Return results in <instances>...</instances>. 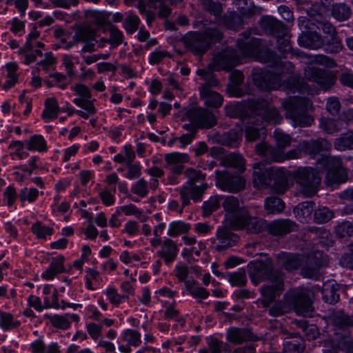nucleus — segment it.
<instances>
[{
  "label": "nucleus",
  "instance_id": "42",
  "mask_svg": "<svg viewBox=\"0 0 353 353\" xmlns=\"http://www.w3.org/2000/svg\"><path fill=\"white\" fill-rule=\"evenodd\" d=\"M135 152L130 144L123 146L122 151L114 157V161L119 163L128 164L132 163L135 159Z\"/></svg>",
  "mask_w": 353,
  "mask_h": 353
},
{
  "label": "nucleus",
  "instance_id": "58",
  "mask_svg": "<svg viewBox=\"0 0 353 353\" xmlns=\"http://www.w3.org/2000/svg\"><path fill=\"white\" fill-rule=\"evenodd\" d=\"M139 23L140 19L137 15L130 14L123 20V26L128 34H132L137 30Z\"/></svg>",
  "mask_w": 353,
  "mask_h": 353
},
{
  "label": "nucleus",
  "instance_id": "28",
  "mask_svg": "<svg viewBox=\"0 0 353 353\" xmlns=\"http://www.w3.org/2000/svg\"><path fill=\"white\" fill-rule=\"evenodd\" d=\"M199 92L201 97L206 105L212 108H219L222 105L223 96L215 91H212L208 86H201Z\"/></svg>",
  "mask_w": 353,
  "mask_h": 353
},
{
  "label": "nucleus",
  "instance_id": "35",
  "mask_svg": "<svg viewBox=\"0 0 353 353\" xmlns=\"http://www.w3.org/2000/svg\"><path fill=\"white\" fill-rule=\"evenodd\" d=\"M334 147L338 151L353 150V131L348 130L334 139Z\"/></svg>",
  "mask_w": 353,
  "mask_h": 353
},
{
  "label": "nucleus",
  "instance_id": "19",
  "mask_svg": "<svg viewBox=\"0 0 353 353\" xmlns=\"http://www.w3.org/2000/svg\"><path fill=\"white\" fill-rule=\"evenodd\" d=\"M243 122L245 128V138L248 141H255L265 133L263 122L259 121L254 114L249 118H243Z\"/></svg>",
  "mask_w": 353,
  "mask_h": 353
},
{
  "label": "nucleus",
  "instance_id": "61",
  "mask_svg": "<svg viewBox=\"0 0 353 353\" xmlns=\"http://www.w3.org/2000/svg\"><path fill=\"white\" fill-rule=\"evenodd\" d=\"M189 157L187 154L171 152L165 157L166 165L181 164L188 162Z\"/></svg>",
  "mask_w": 353,
  "mask_h": 353
},
{
  "label": "nucleus",
  "instance_id": "55",
  "mask_svg": "<svg viewBox=\"0 0 353 353\" xmlns=\"http://www.w3.org/2000/svg\"><path fill=\"white\" fill-rule=\"evenodd\" d=\"M38 196L39 191L34 188H23L19 193V199L22 203H24L26 201L32 203L37 199Z\"/></svg>",
  "mask_w": 353,
  "mask_h": 353
},
{
  "label": "nucleus",
  "instance_id": "9",
  "mask_svg": "<svg viewBox=\"0 0 353 353\" xmlns=\"http://www.w3.org/2000/svg\"><path fill=\"white\" fill-rule=\"evenodd\" d=\"M248 274L251 281L258 284L262 280H271L276 274L281 275L282 273L273 268L272 261L267 258L264 261H252L248 265Z\"/></svg>",
  "mask_w": 353,
  "mask_h": 353
},
{
  "label": "nucleus",
  "instance_id": "56",
  "mask_svg": "<svg viewBox=\"0 0 353 353\" xmlns=\"http://www.w3.org/2000/svg\"><path fill=\"white\" fill-rule=\"evenodd\" d=\"M221 199L218 196H212L203 203V213L205 216H209L213 212L218 210L220 207Z\"/></svg>",
  "mask_w": 353,
  "mask_h": 353
},
{
  "label": "nucleus",
  "instance_id": "50",
  "mask_svg": "<svg viewBox=\"0 0 353 353\" xmlns=\"http://www.w3.org/2000/svg\"><path fill=\"white\" fill-rule=\"evenodd\" d=\"M45 317L48 319L51 324L56 328L61 330H67L70 327V321L68 320V316H66L65 314H46Z\"/></svg>",
  "mask_w": 353,
  "mask_h": 353
},
{
  "label": "nucleus",
  "instance_id": "8",
  "mask_svg": "<svg viewBox=\"0 0 353 353\" xmlns=\"http://www.w3.org/2000/svg\"><path fill=\"white\" fill-rule=\"evenodd\" d=\"M294 178L299 185V192L305 197H312L317 192L321 177L316 170L312 168H300L296 171Z\"/></svg>",
  "mask_w": 353,
  "mask_h": 353
},
{
  "label": "nucleus",
  "instance_id": "7",
  "mask_svg": "<svg viewBox=\"0 0 353 353\" xmlns=\"http://www.w3.org/2000/svg\"><path fill=\"white\" fill-rule=\"evenodd\" d=\"M245 108L254 116L260 117L261 121L273 124L280 123L283 119L279 111L265 99H251L245 104Z\"/></svg>",
  "mask_w": 353,
  "mask_h": 353
},
{
  "label": "nucleus",
  "instance_id": "15",
  "mask_svg": "<svg viewBox=\"0 0 353 353\" xmlns=\"http://www.w3.org/2000/svg\"><path fill=\"white\" fill-rule=\"evenodd\" d=\"M304 74L308 81L317 83L325 90L330 88L336 81L331 72L315 67H307Z\"/></svg>",
  "mask_w": 353,
  "mask_h": 353
},
{
  "label": "nucleus",
  "instance_id": "30",
  "mask_svg": "<svg viewBox=\"0 0 353 353\" xmlns=\"http://www.w3.org/2000/svg\"><path fill=\"white\" fill-rule=\"evenodd\" d=\"M185 288L188 294L196 299L199 303L210 296V292L205 288L199 286V283L193 279L185 282Z\"/></svg>",
  "mask_w": 353,
  "mask_h": 353
},
{
  "label": "nucleus",
  "instance_id": "39",
  "mask_svg": "<svg viewBox=\"0 0 353 353\" xmlns=\"http://www.w3.org/2000/svg\"><path fill=\"white\" fill-rule=\"evenodd\" d=\"M242 130L240 129H231L224 133L222 136V143L224 145L234 148L237 147L241 142Z\"/></svg>",
  "mask_w": 353,
  "mask_h": 353
},
{
  "label": "nucleus",
  "instance_id": "6",
  "mask_svg": "<svg viewBox=\"0 0 353 353\" xmlns=\"http://www.w3.org/2000/svg\"><path fill=\"white\" fill-rule=\"evenodd\" d=\"M332 324L338 347L345 353H353V334L350 331L353 326V317L339 312L333 316Z\"/></svg>",
  "mask_w": 353,
  "mask_h": 353
},
{
  "label": "nucleus",
  "instance_id": "37",
  "mask_svg": "<svg viewBox=\"0 0 353 353\" xmlns=\"http://www.w3.org/2000/svg\"><path fill=\"white\" fill-rule=\"evenodd\" d=\"M223 25L230 30H236L244 24L242 16L235 12H229L221 19Z\"/></svg>",
  "mask_w": 353,
  "mask_h": 353
},
{
  "label": "nucleus",
  "instance_id": "26",
  "mask_svg": "<svg viewBox=\"0 0 353 353\" xmlns=\"http://www.w3.org/2000/svg\"><path fill=\"white\" fill-rule=\"evenodd\" d=\"M307 14L310 17L309 22L315 26L319 30L330 34L331 39L334 36H337L334 27L326 21L323 15L316 14L314 10H309Z\"/></svg>",
  "mask_w": 353,
  "mask_h": 353
},
{
  "label": "nucleus",
  "instance_id": "64",
  "mask_svg": "<svg viewBox=\"0 0 353 353\" xmlns=\"http://www.w3.org/2000/svg\"><path fill=\"white\" fill-rule=\"evenodd\" d=\"M3 196V201L8 207H11L19 197L16 189L12 185H9L5 188Z\"/></svg>",
  "mask_w": 353,
  "mask_h": 353
},
{
  "label": "nucleus",
  "instance_id": "20",
  "mask_svg": "<svg viewBox=\"0 0 353 353\" xmlns=\"http://www.w3.org/2000/svg\"><path fill=\"white\" fill-rule=\"evenodd\" d=\"M260 26L266 32L276 38L288 36V28L281 21L272 17H263L260 20Z\"/></svg>",
  "mask_w": 353,
  "mask_h": 353
},
{
  "label": "nucleus",
  "instance_id": "43",
  "mask_svg": "<svg viewBox=\"0 0 353 353\" xmlns=\"http://www.w3.org/2000/svg\"><path fill=\"white\" fill-rule=\"evenodd\" d=\"M285 208L284 202L279 197L269 196L265 201V209L269 214L281 213Z\"/></svg>",
  "mask_w": 353,
  "mask_h": 353
},
{
  "label": "nucleus",
  "instance_id": "18",
  "mask_svg": "<svg viewBox=\"0 0 353 353\" xmlns=\"http://www.w3.org/2000/svg\"><path fill=\"white\" fill-rule=\"evenodd\" d=\"M252 181L258 189L268 188L272 182V167H266L261 163L253 165Z\"/></svg>",
  "mask_w": 353,
  "mask_h": 353
},
{
  "label": "nucleus",
  "instance_id": "38",
  "mask_svg": "<svg viewBox=\"0 0 353 353\" xmlns=\"http://www.w3.org/2000/svg\"><path fill=\"white\" fill-rule=\"evenodd\" d=\"M315 204L312 201H306L300 203L294 210V213L298 219L301 221H307L311 218L312 214L314 212Z\"/></svg>",
  "mask_w": 353,
  "mask_h": 353
},
{
  "label": "nucleus",
  "instance_id": "11",
  "mask_svg": "<svg viewBox=\"0 0 353 353\" xmlns=\"http://www.w3.org/2000/svg\"><path fill=\"white\" fill-rule=\"evenodd\" d=\"M216 185L225 192L236 193L245 188L244 179L225 171L216 172Z\"/></svg>",
  "mask_w": 353,
  "mask_h": 353
},
{
  "label": "nucleus",
  "instance_id": "32",
  "mask_svg": "<svg viewBox=\"0 0 353 353\" xmlns=\"http://www.w3.org/2000/svg\"><path fill=\"white\" fill-rule=\"evenodd\" d=\"M64 259L63 256L52 258L48 268L42 273L41 277L46 280H52L57 274L63 272L65 271Z\"/></svg>",
  "mask_w": 353,
  "mask_h": 353
},
{
  "label": "nucleus",
  "instance_id": "13",
  "mask_svg": "<svg viewBox=\"0 0 353 353\" xmlns=\"http://www.w3.org/2000/svg\"><path fill=\"white\" fill-rule=\"evenodd\" d=\"M273 279L270 280L271 283L263 285L260 292L262 296L261 303L263 307H268L279 296L283 291V274H276Z\"/></svg>",
  "mask_w": 353,
  "mask_h": 353
},
{
  "label": "nucleus",
  "instance_id": "2",
  "mask_svg": "<svg viewBox=\"0 0 353 353\" xmlns=\"http://www.w3.org/2000/svg\"><path fill=\"white\" fill-rule=\"evenodd\" d=\"M312 292L307 288H294L288 291L283 301L274 303L270 309L269 314L272 316H280L294 309L297 314L310 316L313 312Z\"/></svg>",
  "mask_w": 353,
  "mask_h": 353
},
{
  "label": "nucleus",
  "instance_id": "29",
  "mask_svg": "<svg viewBox=\"0 0 353 353\" xmlns=\"http://www.w3.org/2000/svg\"><path fill=\"white\" fill-rule=\"evenodd\" d=\"M268 229L272 234L281 236L296 230V225L290 220L279 219L270 223Z\"/></svg>",
  "mask_w": 353,
  "mask_h": 353
},
{
  "label": "nucleus",
  "instance_id": "46",
  "mask_svg": "<svg viewBox=\"0 0 353 353\" xmlns=\"http://www.w3.org/2000/svg\"><path fill=\"white\" fill-rule=\"evenodd\" d=\"M130 191L139 199L145 198L150 191L148 181L144 178L139 179L132 184Z\"/></svg>",
  "mask_w": 353,
  "mask_h": 353
},
{
  "label": "nucleus",
  "instance_id": "51",
  "mask_svg": "<svg viewBox=\"0 0 353 353\" xmlns=\"http://www.w3.org/2000/svg\"><path fill=\"white\" fill-rule=\"evenodd\" d=\"M347 178L346 170L341 169L337 170H328L327 173V181L332 185L345 182Z\"/></svg>",
  "mask_w": 353,
  "mask_h": 353
},
{
  "label": "nucleus",
  "instance_id": "48",
  "mask_svg": "<svg viewBox=\"0 0 353 353\" xmlns=\"http://www.w3.org/2000/svg\"><path fill=\"white\" fill-rule=\"evenodd\" d=\"M226 276L233 286H243L248 281L246 272L243 268H240L236 272H228Z\"/></svg>",
  "mask_w": 353,
  "mask_h": 353
},
{
  "label": "nucleus",
  "instance_id": "24",
  "mask_svg": "<svg viewBox=\"0 0 353 353\" xmlns=\"http://www.w3.org/2000/svg\"><path fill=\"white\" fill-rule=\"evenodd\" d=\"M216 237L218 242L215 248L219 252L234 245L239 239L236 234L224 228L218 229Z\"/></svg>",
  "mask_w": 353,
  "mask_h": 353
},
{
  "label": "nucleus",
  "instance_id": "62",
  "mask_svg": "<svg viewBox=\"0 0 353 353\" xmlns=\"http://www.w3.org/2000/svg\"><path fill=\"white\" fill-rule=\"evenodd\" d=\"M312 7L310 10H314L316 14L324 15L330 6L332 0H310Z\"/></svg>",
  "mask_w": 353,
  "mask_h": 353
},
{
  "label": "nucleus",
  "instance_id": "44",
  "mask_svg": "<svg viewBox=\"0 0 353 353\" xmlns=\"http://www.w3.org/2000/svg\"><path fill=\"white\" fill-rule=\"evenodd\" d=\"M190 230V225L189 223L181 221H175L169 224L167 234L171 237H176L188 232Z\"/></svg>",
  "mask_w": 353,
  "mask_h": 353
},
{
  "label": "nucleus",
  "instance_id": "10",
  "mask_svg": "<svg viewBox=\"0 0 353 353\" xmlns=\"http://www.w3.org/2000/svg\"><path fill=\"white\" fill-rule=\"evenodd\" d=\"M256 151L257 154L265 158L268 161L274 162H281L285 159H299L302 157V154H303V150L300 148V143L296 149L288 151L285 157L280 149L274 148L265 143L257 144L256 145Z\"/></svg>",
  "mask_w": 353,
  "mask_h": 353
},
{
  "label": "nucleus",
  "instance_id": "52",
  "mask_svg": "<svg viewBox=\"0 0 353 353\" xmlns=\"http://www.w3.org/2000/svg\"><path fill=\"white\" fill-rule=\"evenodd\" d=\"M20 325L19 321H14L12 314L0 312V327L3 330L17 328Z\"/></svg>",
  "mask_w": 353,
  "mask_h": 353
},
{
  "label": "nucleus",
  "instance_id": "33",
  "mask_svg": "<svg viewBox=\"0 0 353 353\" xmlns=\"http://www.w3.org/2000/svg\"><path fill=\"white\" fill-rule=\"evenodd\" d=\"M322 296L326 303L333 304L339 301V285L335 281H329L323 284Z\"/></svg>",
  "mask_w": 353,
  "mask_h": 353
},
{
  "label": "nucleus",
  "instance_id": "63",
  "mask_svg": "<svg viewBox=\"0 0 353 353\" xmlns=\"http://www.w3.org/2000/svg\"><path fill=\"white\" fill-rule=\"evenodd\" d=\"M32 231L37 238L46 239L47 236L52 234L53 229L43 225L41 222H37L32 225Z\"/></svg>",
  "mask_w": 353,
  "mask_h": 353
},
{
  "label": "nucleus",
  "instance_id": "16",
  "mask_svg": "<svg viewBox=\"0 0 353 353\" xmlns=\"http://www.w3.org/2000/svg\"><path fill=\"white\" fill-rule=\"evenodd\" d=\"M239 57L232 48H227L214 56L210 67L215 70H229L238 62Z\"/></svg>",
  "mask_w": 353,
  "mask_h": 353
},
{
  "label": "nucleus",
  "instance_id": "14",
  "mask_svg": "<svg viewBox=\"0 0 353 353\" xmlns=\"http://www.w3.org/2000/svg\"><path fill=\"white\" fill-rule=\"evenodd\" d=\"M209 188L207 183L200 185L184 183L179 189V195L182 203V208L190 204V200L194 202L201 201L205 191Z\"/></svg>",
  "mask_w": 353,
  "mask_h": 353
},
{
  "label": "nucleus",
  "instance_id": "12",
  "mask_svg": "<svg viewBox=\"0 0 353 353\" xmlns=\"http://www.w3.org/2000/svg\"><path fill=\"white\" fill-rule=\"evenodd\" d=\"M185 117L196 127L208 129L216 124L214 114L204 108H192L185 112Z\"/></svg>",
  "mask_w": 353,
  "mask_h": 353
},
{
  "label": "nucleus",
  "instance_id": "57",
  "mask_svg": "<svg viewBox=\"0 0 353 353\" xmlns=\"http://www.w3.org/2000/svg\"><path fill=\"white\" fill-rule=\"evenodd\" d=\"M54 36L59 41L57 44H55V46H57L56 49L62 48L68 50L71 48H68V44L71 43V40L68 41V39H70V35L67 34L63 29H56L54 31Z\"/></svg>",
  "mask_w": 353,
  "mask_h": 353
},
{
  "label": "nucleus",
  "instance_id": "4",
  "mask_svg": "<svg viewBox=\"0 0 353 353\" xmlns=\"http://www.w3.org/2000/svg\"><path fill=\"white\" fill-rule=\"evenodd\" d=\"M311 107L312 103L308 99L296 97H290L281 103L285 117L291 120L294 126L307 127L312 125L314 119L308 114Z\"/></svg>",
  "mask_w": 353,
  "mask_h": 353
},
{
  "label": "nucleus",
  "instance_id": "59",
  "mask_svg": "<svg viewBox=\"0 0 353 353\" xmlns=\"http://www.w3.org/2000/svg\"><path fill=\"white\" fill-rule=\"evenodd\" d=\"M333 217L332 212L326 207L314 210V219L318 223H323L329 221Z\"/></svg>",
  "mask_w": 353,
  "mask_h": 353
},
{
  "label": "nucleus",
  "instance_id": "21",
  "mask_svg": "<svg viewBox=\"0 0 353 353\" xmlns=\"http://www.w3.org/2000/svg\"><path fill=\"white\" fill-rule=\"evenodd\" d=\"M331 144L324 139H311L300 142V148L304 154H308L314 157L323 150L330 148Z\"/></svg>",
  "mask_w": 353,
  "mask_h": 353
},
{
  "label": "nucleus",
  "instance_id": "40",
  "mask_svg": "<svg viewBox=\"0 0 353 353\" xmlns=\"http://www.w3.org/2000/svg\"><path fill=\"white\" fill-rule=\"evenodd\" d=\"M303 59H305L309 63H317L328 68H334L336 65L335 61L323 54L307 55L305 53L300 54Z\"/></svg>",
  "mask_w": 353,
  "mask_h": 353
},
{
  "label": "nucleus",
  "instance_id": "31",
  "mask_svg": "<svg viewBox=\"0 0 353 353\" xmlns=\"http://www.w3.org/2000/svg\"><path fill=\"white\" fill-rule=\"evenodd\" d=\"M276 262L279 265L288 271L296 270L301 265V261L299 256L287 252L277 254Z\"/></svg>",
  "mask_w": 353,
  "mask_h": 353
},
{
  "label": "nucleus",
  "instance_id": "54",
  "mask_svg": "<svg viewBox=\"0 0 353 353\" xmlns=\"http://www.w3.org/2000/svg\"><path fill=\"white\" fill-rule=\"evenodd\" d=\"M103 327L105 325L103 323L95 322L88 323L85 325L88 334L95 341L101 338Z\"/></svg>",
  "mask_w": 353,
  "mask_h": 353
},
{
  "label": "nucleus",
  "instance_id": "36",
  "mask_svg": "<svg viewBox=\"0 0 353 353\" xmlns=\"http://www.w3.org/2000/svg\"><path fill=\"white\" fill-rule=\"evenodd\" d=\"M26 148L30 151L45 152L48 151L47 143L41 134H34L25 141Z\"/></svg>",
  "mask_w": 353,
  "mask_h": 353
},
{
  "label": "nucleus",
  "instance_id": "23",
  "mask_svg": "<svg viewBox=\"0 0 353 353\" xmlns=\"http://www.w3.org/2000/svg\"><path fill=\"white\" fill-rule=\"evenodd\" d=\"M178 252L179 249L174 241L167 238L163 241L161 249L157 252V254L165 264L169 265L176 259Z\"/></svg>",
  "mask_w": 353,
  "mask_h": 353
},
{
  "label": "nucleus",
  "instance_id": "25",
  "mask_svg": "<svg viewBox=\"0 0 353 353\" xmlns=\"http://www.w3.org/2000/svg\"><path fill=\"white\" fill-rule=\"evenodd\" d=\"M298 43L301 47L316 50L323 46L324 41L321 35L314 30L302 33L298 38Z\"/></svg>",
  "mask_w": 353,
  "mask_h": 353
},
{
  "label": "nucleus",
  "instance_id": "5",
  "mask_svg": "<svg viewBox=\"0 0 353 353\" xmlns=\"http://www.w3.org/2000/svg\"><path fill=\"white\" fill-rule=\"evenodd\" d=\"M222 32L215 24L202 32H192L183 38V43L186 48L196 55L205 54L210 48L212 43H216L221 40Z\"/></svg>",
  "mask_w": 353,
  "mask_h": 353
},
{
  "label": "nucleus",
  "instance_id": "41",
  "mask_svg": "<svg viewBox=\"0 0 353 353\" xmlns=\"http://www.w3.org/2000/svg\"><path fill=\"white\" fill-rule=\"evenodd\" d=\"M319 127L325 133L332 134L341 130L342 123L333 119L323 117L319 121Z\"/></svg>",
  "mask_w": 353,
  "mask_h": 353
},
{
  "label": "nucleus",
  "instance_id": "3",
  "mask_svg": "<svg viewBox=\"0 0 353 353\" xmlns=\"http://www.w3.org/2000/svg\"><path fill=\"white\" fill-rule=\"evenodd\" d=\"M223 208L232 219V224L238 229H245L249 232H259L263 226V220L251 216L247 208L237 197L228 196L222 203Z\"/></svg>",
  "mask_w": 353,
  "mask_h": 353
},
{
  "label": "nucleus",
  "instance_id": "53",
  "mask_svg": "<svg viewBox=\"0 0 353 353\" xmlns=\"http://www.w3.org/2000/svg\"><path fill=\"white\" fill-rule=\"evenodd\" d=\"M103 41L109 43L113 48H117L122 43L123 34L116 26H111L110 28V39H105Z\"/></svg>",
  "mask_w": 353,
  "mask_h": 353
},
{
  "label": "nucleus",
  "instance_id": "47",
  "mask_svg": "<svg viewBox=\"0 0 353 353\" xmlns=\"http://www.w3.org/2000/svg\"><path fill=\"white\" fill-rule=\"evenodd\" d=\"M108 299L114 306L118 307L121 303L128 299V295H121L118 290L113 286H108L104 291Z\"/></svg>",
  "mask_w": 353,
  "mask_h": 353
},
{
  "label": "nucleus",
  "instance_id": "34",
  "mask_svg": "<svg viewBox=\"0 0 353 353\" xmlns=\"http://www.w3.org/2000/svg\"><path fill=\"white\" fill-rule=\"evenodd\" d=\"M59 109L58 101L55 97L47 98L45 101V108L41 117L46 122H50L57 117Z\"/></svg>",
  "mask_w": 353,
  "mask_h": 353
},
{
  "label": "nucleus",
  "instance_id": "17",
  "mask_svg": "<svg viewBox=\"0 0 353 353\" xmlns=\"http://www.w3.org/2000/svg\"><path fill=\"white\" fill-rule=\"evenodd\" d=\"M119 350L122 353L131 352V347H137L141 344V333L133 329L124 330L120 336Z\"/></svg>",
  "mask_w": 353,
  "mask_h": 353
},
{
  "label": "nucleus",
  "instance_id": "49",
  "mask_svg": "<svg viewBox=\"0 0 353 353\" xmlns=\"http://www.w3.org/2000/svg\"><path fill=\"white\" fill-rule=\"evenodd\" d=\"M184 175L187 179L185 183H190L192 185H197L196 183H204L206 174L203 173L201 170H196L192 168H188L184 172Z\"/></svg>",
  "mask_w": 353,
  "mask_h": 353
},
{
  "label": "nucleus",
  "instance_id": "45",
  "mask_svg": "<svg viewBox=\"0 0 353 353\" xmlns=\"http://www.w3.org/2000/svg\"><path fill=\"white\" fill-rule=\"evenodd\" d=\"M352 13L350 6L345 3H336L333 6L332 9V14L334 18L340 21L347 20Z\"/></svg>",
  "mask_w": 353,
  "mask_h": 353
},
{
  "label": "nucleus",
  "instance_id": "27",
  "mask_svg": "<svg viewBox=\"0 0 353 353\" xmlns=\"http://www.w3.org/2000/svg\"><path fill=\"white\" fill-rule=\"evenodd\" d=\"M227 339L230 343L239 344L246 341H257L258 338L248 329L231 327L228 330Z\"/></svg>",
  "mask_w": 353,
  "mask_h": 353
},
{
  "label": "nucleus",
  "instance_id": "60",
  "mask_svg": "<svg viewBox=\"0 0 353 353\" xmlns=\"http://www.w3.org/2000/svg\"><path fill=\"white\" fill-rule=\"evenodd\" d=\"M225 163L229 166L238 168L239 170H243L245 166V160L243 157L236 153H231L226 156Z\"/></svg>",
  "mask_w": 353,
  "mask_h": 353
},
{
  "label": "nucleus",
  "instance_id": "1",
  "mask_svg": "<svg viewBox=\"0 0 353 353\" xmlns=\"http://www.w3.org/2000/svg\"><path fill=\"white\" fill-rule=\"evenodd\" d=\"M250 30L239 35L237 47L244 57H254L259 61L274 68V71H268L254 68L252 76L254 85L261 90H277L282 88L290 93L310 92L308 85L300 77H290L283 82L282 78L285 74L294 71V66L290 62H282L270 49L263 47L261 40L251 37Z\"/></svg>",
  "mask_w": 353,
  "mask_h": 353
},
{
  "label": "nucleus",
  "instance_id": "22",
  "mask_svg": "<svg viewBox=\"0 0 353 353\" xmlns=\"http://www.w3.org/2000/svg\"><path fill=\"white\" fill-rule=\"evenodd\" d=\"M272 190L277 194H283L288 189L289 172L283 168H272Z\"/></svg>",
  "mask_w": 353,
  "mask_h": 353
}]
</instances>
